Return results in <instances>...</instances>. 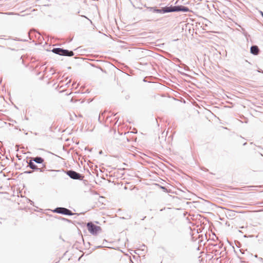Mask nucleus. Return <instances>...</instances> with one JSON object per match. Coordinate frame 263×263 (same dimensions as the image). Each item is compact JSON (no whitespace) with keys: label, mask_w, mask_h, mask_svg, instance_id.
Returning a JSON list of instances; mask_svg holds the SVG:
<instances>
[{"label":"nucleus","mask_w":263,"mask_h":263,"mask_svg":"<svg viewBox=\"0 0 263 263\" xmlns=\"http://www.w3.org/2000/svg\"><path fill=\"white\" fill-rule=\"evenodd\" d=\"M86 227L89 232L93 236H97L102 231L101 227L94 224L92 221H89L86 223Z\"/></svg>","instance_id":"f257e3e1"},{"label":"nucleus","mask_w":263,"mask_h":263,"mask_svg":"<svg viewBox=\"0 0 263 263\" xmlns=\"http://www.w3.org/2000/svg\"><path fill=\"white\" fill-rule=\"evenodd\" d=\"M51 211L53 213L66 216H72L74 215L79 216L80 215V214L73 213L69 209L64 207H57L56 208Z\"/></svg>","instance_id":"f03ea898"},{"label":"nucleus","mask_w":263,"mask_h":263,"mask_svg":"<svg viewBox=\"0 0 263 263\" xmlns=\"http://www.w3.org/2000/svg\"><path fill=\"white\" fill-rule=\"evenodd\" d=\"M51 51L55 54L62 56L72 57L74 55V53L72 50L62 48H53Z\"/></svg>","instance_id":"7ed1b4c3"},{"label":"nucleus","mask_w":263,"mask_h":263,"mask_svg":"<svg viewBox=\"0 0 263 263\" xmlns=\"http://www.w3.org/2000/svg\"><path fill=\"white\" fill-rule=\"evenodd\" d=\"M65 173L70 178L74 180H82L84 176L73 170H66L64 171Z\"/></svg>","instance_id":"20e7f679"},{"label":"nucleus","mask_w":263,"mask_h":263,"mask_svg":"<svg viewBox=\"0 0 263 263\" xmlns=\"http://www.w3.org/2000/svg\"><path fill=\"white\" fill-rule=\"evenodd\" d=\"M169 12H187L190 11V9L186 6L183 5H177L173 6V5L168 6Z\"/></svg>","instance_id":"39448f33"},{"label":"nucleus","mask_w":263,"mask_h":263,"mask_svg":"<svg viewBox=\"0 0 263 263\" xmlns=\"http://www.w3.org/2000/svg\"><path fill=\"white\" fill-rule=\"evenodd\" d=\"M146 9L153 13L164 14L169 13L168 6L164 7H161L160 9L158 8L157 7H146Z\"/></svg>","instance_id":"423d86ee"},{"label":"nucleus","mask_w":263,"mask_h":263,"mask_svg":"<svg viewBox=\"0 0 263 263\" xmlns=\"http://www.w3.org/2000/svg\"><path fill=\"white\" fill-rule=\"evenodd\" d=\"M28 163V166L32 169L33 171H40V172H44L46 170V165H43V167H39L35 164V162L32 161L31 159Z\"/></svg>","instance_id":"0eeeda50"},{"label":"nucleus","mask_w":263,"mask_h":263,"mask_svg":"<svg viewBox=\"0 0 263 263\" xmlns=\"http://www.w3.org/2000/svg\"><path fill=\"white\" fill-rule=\"evenodd\" d=\"M31 159L36 163L41 164L42 165V167H43V165H46V164L44 163V159L41 157L36 156L35 157H32Z\"/></svg>","instance_id":"6e6552de"},{"label":"nucleus","mask_w":263,"mask_h":263,"mask_svg":"<svg viewBox=\"0 0 263 263\" xmlns=\"http://www.w3.org/2000/svg\"><path fill=\"white\" fill-rule=\"evenodd\" d=\"M260 49L257 45H252L250 48V52L253 55H258L259 53Z\"/></svg>","instance_id":"1a4fd4ad"},{"label":"nucleus","mask_w":263,"mask_h":263,"mask_svg":"<svg viewBox=\"0 0 263 263\" xmlns=\"http://www.w3.org/2000/svg\"><path fill=\"white\" fill-rule=\"evenodd\" d=\"M104 205L103 201L99 200L97 202H95V204L92 206V208H99L100 209H103L104 208Z\"/></svg>","instance_id":"9d476101"},{"label":"nucleus","mask_w":263,"mask_h":263,"mask_svg":"<svg viewBox=\"0 0 263 263\" xmlns=\"http://www.w3.org/2000/svg\"><path fill=\"white\" fill-rule=\"evenodd\" d=\"M53 217L58 220L66 221L69 223H73V221L71 220L60 216L55 215V216H53Z\"/></svg>","instance_id":"9b49d317"},{"label":"nucleus","mask_w":263,"mask_h":263,"mask_svg":"<svg viewBox=\"0 0 263 263\" xmlns=\"http://www.w3.org/2000/svg\"><path fill=\"white\" fill-rule=\"evenodd\" d=\"M160 211H166L168 214H169L170 216H172V209L170 208H164L160 209Z\"/></svg>","instance_id":"f8f14e48"},{"label":"nucleus","mask_w":263,"mask_h":263,"mask_svg":"<svg viewBox=\"0 0 263 263\" xmlns=\"http://www.w3.org/2000/svg\"><path fill=\"white\" fill-rule=\"evenodd\" d=\"M102 248H103V246L102 245L96 246L94 248L92 249V251H95L96 249H100Z\"/></svg>","instance_id":"ddd939ff"},{"label":"nucleus","mask_w":263,"mask_h":263,"mask_svg":"<svg viewBox=\"0 0 263 263\" xmlns=\"http://www.w3.org/2000/svg\"><path fill=\"white\" fill-rule=\"evenodd\" d=\"M180 73L181 74L184 76L186 77H190V76L189 74L185 73L184 72H180Z\"/></svg>","instance_id":"4468645a"},{"label":"nucleus","mask_w":263,"mask_h":263,"mask_svg":"<svg viewBox=\"0 0 263 263\" xmlns=\"http://www.w3.org/2000/svg\"><path fill=\"white\" fill-rule=\"evenodd\" d=\"M33 171V170L32 171H30V170L26 171L24 172V173L29 174L32 173Z\"/></svg>","instance_id":"2eb2a0df"},{"label":"nucleus","mask_w":263,"mask_h":263,"mask_svg":"<svg viewBox=\"0 0 263 263\" xmlns=\"http://www.w3.org/2000/svg\"><path fill=\"white\" fill-rule=\"evenodd\" d=\"M14 40L15 41H23V42H26V41H27V40H22V39H17V38H16V39H14Z\"/></svg>","instance_id":"dca6fc26"},{"label":"nucleus","mask_w":263,"mask_h":263,"mask_svg":"<svg viewBox=\"0 0 263 263\" xmlns=\"http://www.w3.org/2000/svg\"><path fill=\"white\" fill-rule=\"evenodd\" d=\"M157 185H158L161 189L163 190L164 191H166V189L165 188V187L162 186L158 185V184H157Z\"/></svg>","instance_id":"f3484780"},{"label":"nucleus","mask_w":263,"mask_h":263,"mask_svg":"<svg viewBox=\"0 0 263 263\" xmlns=\"http://www.w3.org/2000/svg\"><path fill=\"white\" fill-rule=\"evenodd\" d=\"M174 61L176 62H181V61L178 58H175L174 59Z\"/></svg>","instance_id":"a211bd4d"},{"label":"nucleus","mask_w":263,"mask_h":263,"mask_svg":"<svg viewBox=\"0 0 263 263\" xmlns=\"http://www.w3.org/2000/svg\"><path fill=\"white\" fill-rule=\"evenodd\" d=\"M26 200H28L29 202H30L31 204H33V202L31 201L30 198H26Z\"/></svg>","instance_id":"6ab92c4d"},{"label":"nucleus","mask_w":263,"mask_h":263,"mask_svg":"<svg viewBox=\"0 0 263 263\" xmlns=\"http://www.w3.org/2000/svg\"><path fill=\"white\" fill-rule=\"evenodd\" d=\"M240 252H241V254H245V251L243 250V249H240L239 250Z\"/></svg>","instance_id":"aec40b11"},{"label":"nucleus","mask_w":263,"mask_h":263,"mask_svg":"<svg viewBox=\"0 0 263 263\" xmlns=\"http://www.w3.org/2000/svg\"><path fill=\"white\" fill-rule=\"evenodd\" d=\"M258 204H260L259 206L263 207V201L262 202H258Z\"/></svg>","instance_id":"412c9836"},{"label":"nucleus","mask_w":263,"mask_h":263,"mask_svg":"<svg viewBox=\"0 0 263 263\" xmlns=\"http://www.w3.org/2000/svg\"><path fill=\"white\" fill-rule=\"evenodd\" d=\"M258 259L259 261L263 262V258L262 257H258Z\"/></svg>","instance_id":"4be33fe9"},{"label":"nucleus","mask_w":263,"mask_h":263,"mask_svg":"<svg viewBox=\"0 0 263 263\" xmlns=\"http://www.w3.org/2000/svg\"><path fill=\"white\" fill-rule=\"evenodd\" d=\"M243 237H253V235H249V236H248L247 235H246H246H245L243 236Z\"/></svg>","instance_id":"5701e85b"},{"label":"nucleus","mask_w":263,"mask_h":263,"mask_svg":"<svg viewBox=\"0 0 263 263\" xmlns=\"http://www.w3.org/2000/svg\"><path fill=\"white\" fill-rule=\"evenodd\" d=\"M81 16L87 18L88 20H89V22H90L91 23V20H89L88 18H87L86 16H85V15H81Z\"/></svg>","instance_id":"b1692460"},{"label":"nucleus","mask_w":263,"mask_h":263,"mask_svg":"<svg viewBox=\"0 0 263 263\" xmlns=\"http://www.w3.org/2000/svg\"><path fill=\"white\" fill-rule=\"evenodd\" d=\"M31 32V31L30 32H28V36H29L30 40H31V35H30Z\"/></svg>","instance_id":"393cba45"},{"label":"nucleus","mask_w":263,"mask_h":263,"mask_svg":"<svg viewBox=\"0 0 263 263\" xmlns=\"http://www.w3.org/2000/svg\"><path fill=\"white\" fill-rule=\"evenodd\" d=\"M127 216H128V217H127V218L123 217L122 218L123 219H129V218H130V217H131L130 216H129V215H127Z\"/></svg>","instance_id":"a878e982"},{"label":"nucleus","mask_w":263,"mask_h":263,"mask_svg":"<svg viewBox=\"0 0 263 263\" xmlns=\"http://www.w3.org/2000/svg\"><path fill=\"white\" fill-rule=\"evenodd\" d=\"M172 220H173V218H171L168 221L169 223H173V222H172Z\"/></svg>","instance_id":"bb28decb"},{"label":"nucleus","mask_w":263,"mask_h":263,"mask_svg":"<svg viewBox=\"0 0 263 263\" xmlns=\"http://www.w3.org/2000/svg\"><path fill=\"white\" fill-rule=\"evenodd\" d=\"M222 247V245H218V248L221 249Z\"/></svg>","instance_id":"cd10ccee"},{"label":"nucleus","mask_w":263,"mask_h":263,"mask_svg":"<svg viewBox=\"0 0 263 263\" xmlns=\"http://www.w3.org/2000/svg\"><path fill=\"white\" fill-rule=\"evenodd\" d=\"M102 153H103V152H102V150H101V151H100L99 152V154H102Z\"/></svg>","instance_id":"c85d7f7f"},{"label":"nucleus","mask_w":263,"mask_h":263,"mask_svg":"<svg viewBox=\"0 0 263 263\" xmlns=\"http://www.w3.org/2000/svg\"><path fill=\"white\" fill-rule=\"evenodd\" d=\"M218 199H220L221 200L223 201H226V200H223L222 198H217Z\"/></svg>","instance_id":"c756f323"},{"label":"nucleus","mask_w":263,"mask_h":263,"mask_svg":"<svg viewBox=\"0 0 263 263\" xmlns=\"http://www.w3.org/2000/svg\"><path fill=\"white\" fill-rule=\"evenodd\" d=\"M71 82V80H69L67 83H66V84H68V83H70Z\"/></svg>","instance_id":"7c9ffc66"},{"label":"nucleus","mask_w":263,"mask_h":263,"mask_svg":"<svg viewBox=\"0 0 263 263\" xmlns=\"http://www.w3.org/2000/svg\"><path fill=\"white\" fill-rule=\"evenodd\" d=\"M107 242V240L106 239H104L103 240V244H104V242Z\"/></svg>","instance_id":"2f4dec72"},{"label":"nucleus","mask_w":263,"mask_h":263,"mask_svg":"<svg viewBox=\"0 0 263 263\" xmlns=\"http://www.w3.org/2000/svg\"><path fill=\"white\" fill-rule=\"evenodd\" d=\"M254 257H255V258H258V256H257V254L255 255H254Z\"/></svg>","instance_id":"473e14b6"},{"label":"nucleus","mask_w":263,"mask_h":263,"mask_svg":"<svg viewBox=\"0 0 263 263\" xmlns=\"http://www.w3.org/2000/svg\"><path fill=\"white\" fill-rule=\"evenodd\" d=\"M261 16L263 17V12H260Z\"/></svg>","instance_id":"72a5a7b5"},{"label":"nucleus","mask_w":263,"mask_h":263,"mask_svg":"<svg viewBox=\"0 0 263 263\" xmlns=\"http://www.w3.org/2000/svg\"><path fill=\"white\" fill-rule=\"evenodd\" d=\"M87 244L89 246H90L91 245V244H90V243L89 242H88Z\"/></svg>","instance_id":"f704fd0d"},{"label":"nucleus","mask_w":263,"mask_h":263,"mask_svg":"<svg viewBox=\"0 0 263 263\" xmlns=\"http://www.w3.org/2000/svg\"><path fill=\"white\" fill-rule=\"evenodd\" d=\"M247 142H245V143H244L243 144V145H244V146H245V145H247Z\"/></svg>","instance_id":"c9c22d12"},{"label":"nucleus","mask_w":263,"mask_h":263,"mask_svg":"<svg viewBox=\"0 0 263 263\" xmlns=\"http://www.w3.org/2000/svg\"><path fill=\"white\" fill-rule=\"evenodd\" d=\"M218 246V245H217V244L213 245V246H214V247H216V246Z\"/></svg>","instance_id":"e433bc0d"},{"label":"nucleus","mask_w":263,"mask_h":263,"mask_svg":"<svg viewBox=\"0 0 263 263\" xmlns=\"http://www.w3.org/2000/svg\"><path fill=\"white\" fill-rule=\"evenodd\" d=\"M99 197L102 198V197H104L103 196H99Z\"/></svg>","instance_id":"4c0bfd02"},{"label":"nucleus","mask_w":263,"mask_h":263,"mask_svg":"<svg viewBox=\"0 0 263 263\" xmlns=\"http://www.w3.org/2000/svg\"><path fill=\"white\" fill-rule=\"evenodd\" d=\"M185 199L187 200V199H189V200H191V198H185Z\"/></svg>","instance_id":"58836bf2"},{"label":"nucleus","mask_w":263,"mask_h":263,"mask_svg":"<svg viewBox=\"0 0 263 263\" xmlns=\"http://www.w3.org/2000/svg\"><path fill=\"white\" fill-rule=\"evenodd\" d=\"M237 199H244V198H237Z\"/></svg>","instance_id":"ea45409f"},{"label":"nucleus","mask_w":263,"mask_h":263,"mask_svg":"<svg viewBox=\"0 0 263 263\" xmlns=\"http://www.w3.org/2000/svg\"><path fill=\"white\" fill-rule=\"evenodd\" d=\"M146 216L144 217L142 219V220L145 219L146 218Z\"/></svg>","instance_id":"a19ab883"},{"label":"nucleus","mask_w":263,"mask_h":263,"mask_svg":"<svg viewBox=\"0 0 263 263\" xmlns=\"http://www.w3.org/2000/svg\"><path fill=\"white\" fill-rule=\"evenodd\" d=\"M200 199H202L203 200H204V199H203V198H201ZM205 202H206V200H205Z\"/></svg>","instance_id":"79ce46f5"},{"label":"nucleus","mask_w":263,"mask_h":263,"mask_svg":"<svg viewBox=\"0 0 263 263\" xmlns=\"http://www.w3.org/2000/svg\"><path fill=\"white\" fill-rule=\"evenodd\" d=\"M83 241L84 245H85L84 240L83 239Z\"/></svg>","instance_id":"37998d69"},{"label":"nucleus","mask_w":263,"mask_h":263,"mask_svg":"<svg viewBox=\"0 0 263 263\" xmlns=\"http://www.w3.org/2000/svg\"><path fill=\"white\" fill-rule=\"evenodd\" d=\"M257 147L259 148H261V146H257Z\"/></svg>","instance_id":"c03bdc74"},{"label":"nucleus","mask_w":263,"mask_h":263,"mask_svg":"<svg viewBox=\"0 0 263 263\" xmlns=\"http://www.w3.org/2000/svg\"><path fill=\"white\" fill-rule=\"evenodd\" d=\"M79 13H80V11H78L77 12V14H79Z\"/></svg>","instance_id":"a18cd8bd"},{"label":"nucleus","mask_w":263,"mask_h":263,"mask_svg":"<svg viewBox=\"0 0 263 263\" xmlns=\"http://www.w3.org/2000/svg\"><path fill=\"white\" fill-rule=\"evenodd\" d=\"M21 197L23 198V197H25L24 196H21Z\"/></svg>","instance_id":"49530a36"},{"label":"nucleus","mask_w":263,"mask_h":263,"mask_svg":"<svg viewBox=\"0 0 263 263\" xmlns=\"http://www.w3.org/2000/svg\"><path fill=\"white\" fill-rule=\"evenodd\" d=\"M100 115L99 116V120H100Z\"/></svg>","instance_id":"de8ad7c7"},{"label":"nucleus","mask_w":263,"mask_h":263,"mask_svg":"<svg viewBox=\"0 0 263 263\" xmlns=\"http://www.w3.org/2000/svg\"><path fill=\"white\" fill-rule=\"evenodd\" d=\"M240 228H241V229H243V228H244V227H240Z\"/></svg>","instance_id":"09e8293b"},{"label":"nucleus","mask_w":263,"mask_h":263,"mask_svg":"<svg viewBox=\"0 0 263 263\" xmlns=\"http://www.w3.org/2000/svg\"><path fill=\"white\" fill-rule=\"evenodd\" d=\"M259 154H260V155L263 156V155L261 153H260Z\"/></svg>","instance_id":"8fccbe9b"},{"label":"nucleus","mask_w":263,"mask_h":263,"mask_svg":"<svg viewBox=\"0 0 263 263\" xmlns=\"http://www.w3.org/2000/svg\"><path fill=\"white\" fill-rule=\"evenodd\" d=\"M239 232L240 233H242L241 231H240V230H239Z\"/></svg>","instance_id":"3c124183"},{"label":"nucleus","mask_w":263,"mask_h":263,"mask_svg":"<svg viewBox=\"0 0 263 263\" xmlns=\"http://www.w3.org/2000/svg\"><path fill=\"white\" fill-rule=\"evenodd\" d=\"M77 243H78V241H76V243L74 244V245H76Z\"/></svg>","instance_id":"603ef678"},{"label":"nucleus","mask_w":263,"mask_h":263,"mask_svg":"<svg viewBox=\"0 0 263 263\" xmlns=\"http://www.w3.org/2000/svg\"><path fill=\"white\" fill-rule=\"evenodd\" d=\"M34 134H35V135H37V134L36 133H35Z\"/></svg>","instance_id":"864d4df0"},{"label":"nucleus","mask_w":263,"mask_h":263,"mask_svg":"<svg viewBox=\"0 0 263 263\" xmlns=\"http://www.w3.org/2000/svg\"><path fill=\"white\" fill-rule=\"evenodd\" d=\"M0 47H3V46L2 45H0Z\"/></svg>","instance_id":"5fc2aeb1"}]
</instances>
